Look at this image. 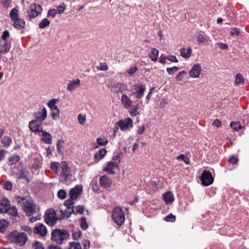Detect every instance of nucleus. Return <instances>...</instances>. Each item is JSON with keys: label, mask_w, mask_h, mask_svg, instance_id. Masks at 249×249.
Instances as JSON below:
<instances>
[{"label": "nucleus", "mask_w": 249, "mask_h": 249, "mask_svg": "<svg viewBox=\"0 0 249 249\" xmlns=\"http://www.w3.org/2000/svg\"><path fill=\"white\" fill-rule=\"evenodd\" d=\"M8 222L5 220H1L0 221V232L3 233L6 231V228L8 226Z\"/></svg>", "instance_id": "nucleus-31"}, {"label": "nucleus", "mask_w": 249, "mask_h": 249, "mask_svg": "<svg viewBox=\"0 0 249 249\" xmlns=\"http://www.w3.org/2000/svg\"><path fill=\"white\" fill-rule=\"evenodd\" d=\"M231 126L236 131L241 128V126L237 123L231 122Z\"/></svg>", "instance_id": "nucleus-64"}, {"label": "nucleus", "mask_w": 249, "mask_h": 249, "mask_svg": "<svg viewBox=\"0 0 249 249\" xmlns=\"http://www.w3.org/2000/svg\"><path fill=\"white\" fill-rule=\"evenodd\" d=\"M202 184L204 186H208L213 182V178L210 171L204 170L203 171L200 177Z\"/></svg>", "instance_id": "nucleus-7"}, {"label": "nucleus", "mask_w": 249, "mask_h": 249, "mask_svg": "<svg viewBox=\"0 0 249 249\" xmlns=\"http://www.w3.org/2000/svg\"><path fill=\"white\" fill-rule=\"evenodd\" d=\"M240 34V30L237 28H232L231 32V34L232 36H238Z\"/></svg>", "instance_id": "nucleus-63"}, {"label": "nucleus", "mask_w": 249, "mask_h": 249, "mask_svg": "<svg viewBox=\"0 0 249 249\" xmlns=\"http://www.w3.org/2000/svg\"><path fill=\"white\" fill-rule=\"evenodd\" d=\"M52 113L51 114L53 120H56L59 118V109L58 107H54L51 110Z\"/></svg>", "instance_id": "nucleus-30"}, {"label": "nucleus", "mask_w": 249, "mask_h": 249, "mask_svg": "<svg viewBox=\"0 0 249 249\" xmlns=\"http://www.w3.org/2000/svg\"><path fill=\"white\" fill-rule=\"evenodd\" d=\"M20 159V157L18 155H14L9 158L8 164L12 166L13 164H15L18 162Z\"/></svg>", "instance_id": "nucleus-27"}, {"label": "nucleus", "mask_w": 249, "mask_h": 249, "mask_svg": "<svg viewBox=\"0 0 249 249\" xmlns=\"http://www.w3.org/2000/svg\"><path fill=\"white\" fill-rule=\"evenodd\" d=\"M72 238L74 240H78L79 238H80L81 236V231L79 230L72 231Z\"/></svg>", "instance_id": "nucleus-45"}, {"label": "nucleus", "mask_w": 249, "mask_h": 249, "mask_svg": "<svg viewBox=\"0 0 249 249\" xmlns=\"http://www.w3.org/2000/svg\"><path fill=\"white\" fill-rule=\"evenodd\" d=\"M207 40V37L202 34H199L197 37V41L198 43H203Z\"/></svg>", "instance_id": "nucleus-58"}, {"label": "nucleus", "mask_w": 249, "mask_h": 249, "mask_svg": "<svg viewBox=\"0 0 249 249\" xmlns=\"http://www.w3.org/2000/svg\"><path fill=\"white\" fill-rule=\"evenodd\" d=\"M40 131L42 133V140L47 144H51L52 143V136L49 133L43 130L41 128Z\"/></svg>", "instance_id": "nucleus-22"}, {"label": "nucleus", "mask_w": 249, "mask_h": 249, "mask_svg": "<svg viewBox=\"0 0 249 249\" xmlns=\"http://www.w3.org/2000/svg\"><path fill=\"white\" fill-rule=\"evenodd\" d=\"M151 50V52L149 54V56L151 60L153 61H157L159 54V51L156 48H152Z\"/></svg>", "instance_id": "nucleus-28"}, {"label": "nucleus", "mask_w": 249, "mask_h": 249, "mask_svg": "<svg viewBox=\"0 0 249 249\" xmlns=\"http://www.w3.org/2000/svg\"><path fill=\"white\" fill-rule=\"evenodd\" d=\"M18 204L22 203V209L28 216L32 215L36 212V205L31 199H27L25 197L19 196H16Z\"/></svg>", "instance_id": "nucleus-1"}, {"label": "nucleus", "mask_w": 249, "mask_h": 249, "mask_svg": "<svg viewBox=\"0 0 249 249\" xmlns=\"http://www.w3.org/2000/svg\"><path fill=\"white\" fill-rule=\"evenodd\" d=\"M96 141H97V143L99 145H101V146H105L108 143V141L105 138H98L97 139Z\"/></svg>", "instance_id": "nucleus-48"}, {"label": "nucleus", "mask_w": 249, "mask_h": 249, "mask_svg": "<svg viewBox=\"0 0 249 249\" xmlns=\"http://www.w3.org/2000/svg\"><path fill=\"white\" fill-rule=\"evenodd\" d=\"M65 214H66L67 218L70 217L71 214H75V210L74 207L67 208V209L65 210Z\"/></svg>", "instance_id": "nucleus-43"}, {"label": "nucleus", "mask_w": 249, "mask_h": 249, "mask_svg": "<svg viewBox=\"0 0 249 249\" xmlns=\"http://www.w3.org/2000/svg\"><path fill=\"white\" fill-rule=\"evenodd\" d=\"M42 10L40 5L34 3L29 6L27 11V16L30 18H34L41 14Z\"/></svg>", "instance_id": "nucleus-6"}, {"label": "nucleus", "mask_w": 249, "mask_h": 249, "mask_svg": "<svg viewBox=\"0 0 249 249\" xmlns=\"http://www.w3.org/2000/svg\"><path fill=\"white\" fill-rule=\"evenodd\" d=\"M59 100L58 99H52L48 102L47 105L52 110L54 107H57L55 106V104L58 102Z\"/></svg>", "instance_id": "nucleus-41"}, {"label": "nucleus", "mask_w": 249, "mask_h": 249, "mask_svg": "<svg viewBox=\"0 0 249 249\" xmlns=\"http://www.w3.org/2000/svg\"><path fill=\"white\" fill-rule=\"evenodd\" d=\"M116 123L122 131H125L129 128H132L133 126V121L129 117L124 120H119Z\"/></svg>", "instance_id": "nucleus-10"}, {"label": "nucleus", "mask_w": 249, "mask_h": 249, "mask_svg": "<svg viewBox=\"0 0 249 249\" xmlns=\"http://www.w3.org/2000/svg\"><path fill=\"white\" fill-rule=\"evenodd\" d=\"M123 153L122 152H120L118 155L113 156L112 160H115L116 162L118 161V163H119L121 161V158L123 157Z\"/></svg>", "instance_id": "nucleus-59"}, {"label": "nucleus", "mask_w": 249, "mask_h": 249, "mask_svg": "<svg viewBox=\"0 0 249 249\" xmlns=\"http://www.w3.org/2000/svg\"><path fill=\"white\" fill-rule=\"evenodd\" d=\"M13 172L15 175L18 176V179H24L26 181L29 182L30 180L29 179L27 176L25 174L23 170L22 169V167L19 166H14L13 167Z\"/></svg>", "instance_id": "nucleus-15"}, {"label": "nucleus", "mask_w": 249, "mask_h": 249, "mask_svg": "<svg viewBox=\"0 0 249 249\" xmlns=\"http://www.w3.org/2000/svg\"><path fill=\"white\" fill-rule=\"evenodd\" d=\"M21 229L24 231H26L27 233H28L29 235H31L32 233V229L27 226H22L21 227Z\"/></svg>", "instance_id": "nucleus-62"}, {"label": "nucleus", "mask_w": 249, "mask_h": 249, "mask_svg": "<svg viewBox=\"0 0 249 249\" xmlns=\"http://www.w3.org/2000/svg\"><path fill=\"white\" fill-rule=\"evenodd\" d=\"M61 175L67 179L71 175L70 169L69 168L66 161L61 162Z\"/></svg>", "instance_id": "nucleus-20"}, {"label": "nucleus", "mask_w": 249, "mask_h": 249, "mask_svg": "<svg viewBox=\"0 0 249 249\" xmlns=\"http://www.w3.org/2000/svg\"><path fill=\"white\" fill-rule=\"evenodd\" d=\"M13 21L14 22V26L17 29L21 30L24 28L25 22L23 19L18 18L13 20Z\"/></svg>", "instance_id": "nucleus-23"}, {"label": "nucleus", "mask_w": 249, "mask_h": 249, "mask_svg": "<svg viewBox=\"0 0 249 249\" xmlns=\"http://www.w3.org/2000/svg\"><path fill=\"white\" fill-rule=\"evenodd\" d=\"M10 18L12 21L19 18L18 10L16 8L12 9L10 12Z\"/></svg>", "instance_id": "nucleus-34"}, {"label": "nucleus", "mask_w": 249, "mask_h": 249, "mask_svg": "<svg viewBox=\"0 0 249 249\" xmlns=\"http://www.w3.org/2000/svg\"><path fill=\"white\" fill-rule=\"evenodd\" d=\"M201 71V66L199 63L195 64L189 71L191 77L193 78H198L199 76Z\"/></svg>", "instance_id": "nucleus-17"}, {"label": "nucleus", "mask_w": 249, "mask_h": 249, "mask_svg": "<svg viewBox=\"0 0 249 249\" xmlns=\"http://www.w3.org/2000/svg\"><path fill=\"white\" fill-rule=\"evenodd\" d=\"M85 207L83 205L77 206L75 208V214L77 213L83 214L84 211Z\"/></svg>", "instance_id": "nucleus-53"}, {"label": "nucleus", "mask_w": 249, "mask_h": 249, "mask_svg": "<svg viewBox=\"0 0 249 249\" xmlns=\"http://www.w3.org/2000/svg\"><path fill=\"white\" fill-rule=\"evenodd\" d=\"M10 205L9 200L5 197L0 199V206L3 208H8Z\"/></svg>", "instance_id": "nucleus-33"}, {"label": "nucleus", "mask_w": 249, "mask_h": 249, "mask_svg": "<svg viewBox=\"0 0 249 249\" xmlns=\"http://www.w3.org/2000/svg\"><path fill=\"white\" fill-rule=\"evenodd\" d=\"M164 220L167 222H174L176 220V216L170 213L164 218Z\"/></svg>", "instance_id": "nucleus-49"}, {"label": "nucleus", "mask_w": 249, "mask_h": 249, "mask_svg": "<svg viewBox=\"0 0 249 249\" xmlns=\"http://www.w3.org/2000/svg\"><path fill=\"white\" fill-rule=\"evenodd\" d=\"M77 119H78V122L80 124H85V121H86V118L84 115H83L82 114H80L78 115Z\"/></svg>", "instance_id": "nucleus-61"}, {"label": "nucleus", "mask_w": 249, "mask_h": 249, "mask_svg": "<svg viewBox=\"0 0 249 249\" xmlns=\"http://www.w3.org/2000/svg\"><path fill=\"white\" fill-rule=\"evenodd\" d=\"M127 89V86L123 83L114 84L111 86V90L114 93H123Z\"/></svg>", "instance_id": "nucleus-13"}, {"label": "nucleus", "mask_w": 249, "mask_h": 249, "mask_svg": "<svg viewBox=\"0 0 249 249\" xmlns=\"http://www.w3.org/2000/svg\"><path fill=\"white\" fill-rule=\"evenodd\" d=\"M163 199L166 204L172 203L174 201V196L170 192H166L163 194Z\"/></svg>", "instance_id": "nucleus-25"}, {"label": "nucleus", "mask_w": 249, "mask_h": 249, "mask_svg": "<svg viewBox=\"0 0 249 249\" xmlns=\"http://www.w3.org/2000/svg\"><path fill=\"white\" fill-rule=\"evenodd\" d=\"M118 168H119L118 164L115 162L110 161L107 162V166L103 168V171L113 174L115 173L114 170Z\"/></svg>", "instance_id": "nucleus-19"}, {"label": "nucleus", "mask_w": 249, "mask_h": 249, "mask_svg": "<svg viewBox=\"0 0 249 249\" xmlns=\"http://www.w3.org/2000/svg\"><path fill=\"white\" fill-rule=\"evenodd\" d=\"M138 107L139 105L137 104V107L133 108H131L129 111V112L132 117L136 116L140 114V112L138 111Z\"/></svg>", "instance_id": "nucleus-42"}, {"label": "nucleus", "mask_w": 249, "mask_h": 249, "mask_svg": "<svg viewBox=\"0 0 249 249\" xmlns=\"http://www.w3.org/2000/svg\"><path fill=\"white\" fill-rule=\"evenodd\" d=\"M40 167V160L38 158H36L34 159V164L32 165V168L37 169Z\"/></svg>", "instance_id": "nucleus-55"}, {"label": "nucleus", "mask_w": 249, "mask_h": 249, "mask_svg": "<svg viewBox=\"0 0 249 249\" xmlns=\"http://www.w3.org/2000/svg\"><path fill=\"white\" fill-rule=\"evenodd\" d=\"M33 117L35 118V120H36L39 121L40 124H42V123L47 118V109L44 106L41 107L39 110L34 113Z\"/></svg>", "instance_id": "nucleus-9"}, {"label": "nucleus", "mask_w": 249, "mask_h": 249, "mask_svg": "<svg viewBox=\"0 0 249 249\" xmlns=\"http://www.w3.org/2000/svg\"><path fill=\"white\" fill-rule=\"evenodd\" d=\"M50 21L47 18H43L39 23L38 26L40 29H44L49 26L50 24Z\"/></svg>", "instance_id": "nucleus-32"}, {"label": "nucleus", "mask_w": 249, "mask_h": 249, "mask_svg": "<svg viewBox=\"0 0 249 249\" xmlns=\"http://www.w3.org/2000/svg\"><path fill=\"white\" fill-rule=\"evenodd\" d=\"M82 186L76 185L70 191L69 196L71 199L76 200L82 192Z\"/></svg>", "instance_id": "nucleus-12"}, {"label": "nucleus", "mask_w": 249, "mask_h": 249, "mask_svg": "<svg viewBox=\"0 0 249 249\" xmlns=\"http://www.w3.org/2000/svg\"><path fill=\"white\" fill-rule=\"evenodd\" d=\"M67 196V193L64 190H59L57 192V196L59 199H64Z\"/></svg>", "instance_id": "nucleus-50"}, {"label": "nucleus", "mask_w": 249, "mask_h": 249, "mask_svg": "<svg viewBox=\"0 0 249 249\" xmlns=\"http://www.w3.org/2000/svg\"><path fill=\"white\" fill-rule=\"evenodd\" d=\"M7 238L11 243H15L19 246H23L27 241L28 237L24 232L14 231L7 234Z\"/></svg>", "instance_id": "nucleus-2"}, {"label": "nucleus", "mask_w": 249, "mask_h": 249, "mask_svg": "<svg viewBox=\"0 0 249 249\" xmlns=\"http://www.w3.org/2000/svg\"><path fill=\"white\" fill-rule=\"evenodd\" d=\"M238 161V158L236 157H234V156H231L229 159V162L232 164H237Z\"/></svg>", "instance_id": "nucleus-60"}, {"label": "nucleus", "mask_w": 249, "mask_h": 249, "mask_svg": "<svg viewBox=\"0 0 249 249\" xmlns=\"http://www.w3.org/2000/svg\"><path fill=\"white\" fill-rule=\"evenodd\" d=\"M107 150L105 149H102L99 150L94 155V158L95 159H98L99 160L103 159L107 154Z\"/></svg>", "instance_id": "nucleus-29"}, {"label": "nucleus", "mask_w": 249, "mask_h": 249, "mask_svg": "<svg viewBox=\"0 0 249 249\" xmlns=\"http://www.w3.org/2000/svg\"><path fill=\"white\" fill-rule=\"evenodd\" d=\"M191 54L192 49L190 47L187 49L183 48L180 50V54L183 58H188L190 57Z\"/></svg>", "instance_id": "nucleus-26"}, {"label": "nucleus", "mask_w": 249, "mask_h": 249, "mask_svg": "<svg viewBox=\"0 0 249 249\" xmlns=\"http://www.w3.org/2000/svg\"><path fill=\"white\" fill-rule=\"evenodd\" d=\"M59 163L57 162H53L51 163L50 168L54 171L55 174H57L59 171L58 169Z\"/></svg>", "instance_id": "nucleus-44"}, {"label": "nucleus", "mask_w": 249, "mask_h": 249, "mask_svg": "<svg viewBox=\"0 0 249 249\" xmlns=\"http://www.w3.org/2000/svg\"><path fill=\"white\" fill-rule=\"evenodd\" d=\"M74 204V200L71 199L70 197L69 199L65 200L64 202V205L68 208V207H72L71 205Z\"/></svg>", "instance_id": "nucleus-57"}, {"label": "nucleus", "mask_w": 249, "mask_h": 249, "mask_svg": "<svg viewBox=\"0 0 249 249\" xmlns=\"http://www.w3.org/2000/svg\"><path fill=\"white\" fill-rule=\"evenodd\" d=\"M9 32L8 30H6L3 32L0 40L8 41V38L9 37Z\"/></svg>", "instance_id": "nucleus-47"}, {"label": "nucleus", "mask_w": 249, "mask_h": 249, "mask_svg": "<svg viewBox=\"0 0 249 249\" xmlns=\"http://www.w3.org/2000/svg\"><path fill=\"white\" fill-rule=\"evenodd\" d=\"M244 82V78L240 73H237L236 76L235 84L236 85L243 84Z\"/></svg>", "instance_id": "nucleus-37"}, {"label": "nucleus", "mask_w": 249, "mask_h": 249, "mask_svg": "<svg viewBox=\"0 0 249 249\" xmlns=\"http://www.w3.org/2000/svg\"><path fill=\"white\" fill-rule=\"evenodd\" d=\"M44 218L46 223L49 226H53L56 224L58 217L53 208L48 209L45 213Z\"/></svg>", "instance_id": "nucleus-5"}, {"label": "nucleus", "mask_w": 249, "mask_h": 249, "mask_svg": "<svg viewBox=\"0 0 249 249\" xmlns=\"http://www.w3.org/2000/svg\"><path fill=\"white\" fill-rule=\"evenodd\" d=\"M178 70L179 68L178 67L174 66L171 68H167L166 69V71L170 75H173L175 72H176Z\"/></svg>", "instance_id": "nucleus-51"}, {"label": "nucleus", "mask_w": 249, "mask_h": 249, "mask_svg": "<svg viewBox=\"0 0 249 249\" xmlns=\"http://www.w3.org/2000/svg\"><path fill=\"white\" fill-rule=\"evenodd\" d=\"M10 215L15 216L18 214V210L15 206H9L7 208V212Z\"/></svg>", "instance_id": "nucleus-36"}, {"label": "nucleus", "mask_w": 249, "mask_h": 249, "mask_svg": "<svg viewBox=\"0 0 249 249\" xmlns=\"http://www.w3.org/2000/svg\"><path fill=\"white\" fill-rule=\"evenodd\" d=\"M64 141L62 140H58L56 143V148L57 152L60 153L61 150L63 148V143Z\"/></svg>", "instance_id": "nucleus-56"}, {"label": "nucleus", "mask_w": 249, "mask_h": 249, "mask_svg": "<svg viewBox=\"0 0 249 249\" xmlns=\"http://www.w3.org/2000/svg\"><path fill=\"white\" fill-rule=\"evenodd\" d=\"M1 142L3 144V146L7 147L10 145L12 142L11 138L8 136H5L2 139Z\"/></svg>", "instance_id": "nucleus-35"}, {"label": "nucleus", "mask_w": 249, "mask_h": 249, "mask_svg": "<svg viewBox=\"0 0 249 249\" xmlns=\"http://www.w3.org/2000/svg\"><path fill=\"white\" fill-rule=\"evenodd\" d=\"M34 232L41 236H45L47 233L46 227L42 223H37L34 229Z\"/></svg>", "instance_id": "nucleus-11"}, {"label": "nucleus", "mask_w": 249, "mask_h": 249, "mask_svg": "<svg viewBox=\"0 0 249 249\" xmlns=\"http://www.w3.org/2000/svg\"><path fill=\"white\" fill-rule=\"evenodd\" d=\"M80 223L81 228L82 230H86L88 228L89 225L87 222L85 217H83L81 218Z\"/></svg>", "instance_id": "nucleus-40"}, {"label": "nucleus", "mask_w": 249, "mask_h": 249, "mask_svg": "<svg viewBox=\"0 0 249 249\" xmlns=\"http://www.w3.org/2000/svg\"><path fill=\"white\" fill-rule=\"evenodd\" d=\"M177 159L178 160H181V161H184V162L187 165H188L190 164L189 159L187 157H186L184 154H181V155H179L177 158Z\"/></svg>", "instance_id": "nucleus-39"}, {"label": "nucleus", "mask_w": 249, "mask_h": 249, "mask_svg": "<svg viewBox=\"0 0 249 249\" xmlns=\"http://www.w3.org/2000/svg\"><path fill=\"white\" fill-rule=\"evenodd\" d=\"M67 249H82V247L80 243L72 242L70 243L69 247Z\"/></svg>", "instance_id": "nucleus-38"}, {"label": "nucleus", "mask_w": 249, "mask_h": 249, "mask_svg": "<svg viewBox=\"0 0 249 249\" xmlns=\"http://www.w3.org/2000/svg\"><path fill=\"white\" fill-rule=\"evenodd\" d=\"M187 74V71H182L179 72L175 77L176 81H180L182 80L184 75Z\"/></svg>", "instance_id": "nucleus-46"}, {"label": "nucleus", "mask_w": 249, "mask_h": 249, "mask_svg": "<svg viewBox=\"0 0 249 249\" xmlns=\"http://www.w3.org/2000/svg\"><path fill=\"white\" fill-rule=\"evenodd\" d=\"M121 100L124 108L128 109L132 106L133 101L126 94H123Z\"/></svg>", "instance_id": "nucleus-21"}, {"label": "nucleus", "mask_w": 249, "mask_h": 249, "mask_svg": "<svg viewBox=\"0 0 249 249\" xmlns=\"http://www.w3.org/2000/svg\"><path fill=\"white\" fill-rule=\"evenodd\" d=\"M80 85V80L79 79H76V80L70 81V82L68 84L67 89L69 91H72L79 86Z\"/></svg>", "instance_id": "nucleus-24"}, {"label": "nucleus", "mask_w": 249, "mask_h": 249, "mask_svg": "<svg viewBox=\"0 0 249 249\" xmlns=\"http://www.w3.org/2000/svg\"><path fill=\"white\" fill-rule=\"evenodd\" d=\"M112 217L114 222L118 226H121L124 223L125 220V215L124 211L118 207H115L113 210Z\"/></svg>", "instance_id": "nucleus-4"}, {"label": "nucleus", "mask_w": 249, "mask_h": 249, "mask_svg": "<svg viewBox=\"0 0 249 249\" xmlns=\"http://www.w3.org/2000/svg\"><path fill=\"white\" fill-rule=\"evenodd\" d=\"M131 89H134L135 92L131 95H135L136 98L141 99L144 95L146 87L141 83H135L131 86Z\"/></svg>", "instance_id": "nucleus-8"}, {"label": "nucleus", "mask_w": 249, "mask_h": 249, "mask_svg": "<svg viewBox=\"0 0 249 249\" xmlns=\"http://www.w3.org/2000/svg\"><path fill=\"white\" fill-rule=\"evenodd\" d=\"M112 180L106 175L102 176L99 179V184L103 188H108L110 187Z\"/></svg>", "instance_id": "nucleus-16"}, {"label": "nucleus", "mask_w": 249, "mask_h": 249, "mask_svg": "<svg viewBox=\"0 0 249 249\" xmlns=\"http://www.w3.org/2000/svg\"><path fill=\"white\" fill-rule=\"evenodd\" d=\"M29 127L30 129L36 134L41 132V124L36 120H33L29 123Z\"/></svg>", "instance_id": "nucleus-14"}, {"label": "nucleus", "mask_w": 249, "mask_h": 249, "mask_svg": "<svg viewBox=\"0 0 249 249\" xmlns=\"http://www.w3.org/2000/svg\"><path fill=\"white\" fill-rule=\"evenodd\" d=\"M57 14V11L56 9H52L48 11L47 13V17L54 18Z\"/></svg>", "instance_id": "nucleus-54"}, {"label": "nucleus", "mask_w": 249, "mask_h": 249, "mask_svg": "<svg viewBox=\"0 0 249 249\" xmlns=\"http://www.w3.org/2000/svg\"><path fill=\"white\" fill-rule=\"evenodd\" d=\"M70 236L68 231L64 229H54L51 233V239L58 244H61Z\"/></svg>", "instance_id": "nucleus-3"}, {"label": "nucleus", "mask_w": 249, "mask_h": 249, "mask_svg": "<svg viewBox=\"0 0 249 249\" xmlns=\"http://www.w3.org/2000/svg\"><path fill=\"white\" fill-rule=\"evenodd\" d=\"M11 47V42L9 41L0 40V53H8Z\"/></svg>", "instance_id": "nucleus-18"}, {"label": "nucleus", "mask_w": 249, "mask_h": 249, "mask_svg": "<svg viewBox=\"0 0 249 249\" xmlns=\"http://www.w3.org/2000/svg\"><path fill=\"white\" fill-rule=\"evenodd\" d=\"M33 248L34 249H45L43 245L37 241L34 242Z\"/></svg>", "instance_id": "nucleus-52"}]
</instances>
